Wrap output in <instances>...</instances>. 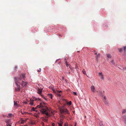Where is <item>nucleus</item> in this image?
<instances>
[{
	"instance_id": "nucleus-1",
	"label": "nucleus",
	"mask_w": 126,
	"mask_h": 126,
	"mask_svg": "<svg viewBox=\"0 0 126 126\" xmlns=\"http://www.w3.org/2000/svg\"><path fill=\"white\" fill-rule=\"evenodd\" d=\"M46 104V103L44 102L41 103L40 105L37 106L35 108V110L37 109L38 108H41L40 111L43 114H45L47 116L49 117L50 115L48 112H47V110H48V108L45 105Z\"/></svg>"
},
{
	"instance_id": "nucleus-2",
	"label": "nucleus",
	"mask_w": 126,
	"mask_h": 126,
	"mask_svg": "<svg viewBox=\"0 0 126 126\" xmlns=\"http://www.w3.org/2000/svg\"><path fill=\"white\" fill-rule=\"evenodd\" d=\"M25 77V74H22L18 77H16L18 80L17 82L20 84L22 87H26L27 86V82L24 81Z\"/></svg>"
},
{
	"instance_id": "nucleus-3",
	"label": "nucleus",
	"mask_w": 126,
	"mask_h": 126,
	"mask_svg": "<svg viewBox=\"0 0 126 126\" xmlns=\"http://www.w3.org/2000/svg\"><path fill=\"white\" fill-rule=\"evenodd\" d=\"M14 81L15 82V83L17 87L15 88V90L16 91H18L20 90V87L19 85H18L17 82L18 80L16 79V78H15Z\"/></svg>"
},
{
	"instance_id": "nucleus-4",
	"label": "nucleus",
	"mask_w": 126,
	"mask_h": 126,
	"mask_svg": "<svg viewBox=\"0 0 126 126\" xmlns=\"http://www.w3.org/2000/svg\"><path fill=\"white\" fill-rule=\"evenodd\" d=\"M42 89H38V90L37 93H38L46 101H47V99L42 94Z\"/></svg>"
},
{
	"instance_id": "nucleus-5",
	"label": "nucleus",
	"mask_w": 126,
	"mask_h": 126,
	"mask_svg": "<svg viewBox=\"0 0 126 126\" xmlns=\"http://www.w3.org/2000/svg\"><path fill=\"white\" fill-rule=\"evenodd\" d=\"M53 91L54 93H56L57 96H60L62 95V91H58L53 90Z\"/></svg>"
},
{
	"instance_id": "nucleus-6",
	"label": "nucleus",
	"mask_w": 126,
	"mask_h": 126,
	"mask_svg": "<svg viewBox=\"0 0 126 126\" xmlns=\"http://www.w3.org/2000/svg\"><path fill=\"white\" fill-rule=\"evenodd\" d=\"M60 112L61 113H64L65 114L66 113L67 114H69V111L67 109H61L60 110Z\"/></svg>"
},
{
	"instance_id": "nucleus-7",
	"label": "nucleus",
	"mask_w": 126,
	"mask_h": 126,
	"mask_svg": "<svg viewBox=\"0 0 126 126\" xmlns=\"http://www.w3.org/2000/svg\"><path fill=\"white\" fill-rule=\"evenodd\" d=\"M121 119L124 123L126 124V115L122 116L121 117Z\"/></svg>"
},
{
	"instance_id": "nucleus-8",
	"label": "nucleus",
	"mask_w": 126,
	"mask_h": 126,
	"mask_svg": "<svg viewBox=\"0 0 126 126\" xmlns=\"http://www.w3.org/2000/svg\"><path fill=\"white\" fill-rule=\"evenodd\" d=\"M90 88L91 91L92 92H94L95 91V88L93 85H92L91 86Z\"/></svg>"
},
{
	"instance_id": "nucleus-9",
	"label": "nucleus",
	"mask_w": 126,
	"mask_h": 126,
	"mask_svg": "<svg viewBox=\"0 0 126 126\" xmlns=\"http://www.w3.org/2000/svg\"><path fill=\"white\" fill-rule=\"evenodd\" d=\"M99 76L100 77V78L102 79H103L104 78L102 72L99 73H98Z\"/></svg>"
},
{
	"instance_id": "nucleus-10",
	"label": "nucleus",
	"mask_w": 126,
	"mask_h": 126,
	"mask_svg": "<svg viewBox=\"0 0 126 126\" xmlns=\"http://www.w3.org/2000/svg\"><path fill=\"white\" fill-rule=\"evenodd\" d=\"M32 100H33V101L39 100L40 101L41 100V99H40L39 98H36L35 97H33Z\"/></svg>"
},
{
	"instance_id": "nucleus-11",
	"label": "nucleus",
	"mask_w": 126,
	"mask_h": 126,
	"mask_svg": "<svg viewBox=\"0 0 126 126\" xmlns=\"http://www.w3.org/2000/svg\"><path fill=\"white\" fill-rule=\"evenodd\" d=\"M5 121L7 124H11L10 120L9 119L7 120H6Z\"/></svg>"
},
{
	"instance_id": "nucleus-12",
	"label": "nucleus",
	"mask_w": 126,
	"mask_h": 126,
	"mask_svg": "<svg viewBox=\"0 0 126 126\" xmlns=\"http://www.w3.org/2000/svg\"><path fill=\"white\" fill-rule=\"evenodd\" d=\"M33 102V100H32V99H30V104L32 106L33 105L34 103Z\"/></svg>"
},
{
	"instance_id": "nucleus-13",
	"label": "nucleus",
	"mask_w": 126,
	"mask_h": 126,
	"mask_svg": "<svg viewBox=\"0 0 126 126\" xmlns=\"http://www.w3.org/2000/svg\"><path fill=\"white\" fill-rule=\"evenodd\" d=\"M14 105L16 107L19 106V105L17 103V102H15V101H14Z\"/></svg>"
},
{
	"instance_id": "nucleus-14",
	"label": "nucleus",
	"mask_w": 126,
	"mask_h": 126,
	"mask_svg": "<svg viewBox=\"0 0 126 126\" xmlns=\"http://www.w3.org/2000/svg\"><path fill=\"white\" fill-rule=\"evenodd\" d=\"M21 113L23 115L27 114L28 113V112H24V111H21Z\"/></svg>"
},
{
	"instance_id": "nucleus-15",
	"label": "nucleus",
	"mask_w": 126,
	"mask_h": 126,
	"mask_svg": "<svg viewBox=\"0 0 126 126\" xmlns=\"http://www.w3.org/2000/svg\"><path fill=\"white\" fill-rule=\"evenodd\" d=\"M48 95L49 97L51 99H52L53 96L51 94H48Z\"/></svg>"
},
{
	"instance_id": "nucleus-16",
	"label": "nucleus",
	"mask_w": 126,
	"mask_h": 126,
	"mask_svg": "<svg viewBox=\"0 0 126 126\" xmlns=\"http://www.w3.org/2000/svg\"><path fill=\"white\" fill-rule=\"evenodd\" d=\"M107 57L108 58H111V56L110 54H107Z\"/></svg>"
},
{
	"instance_id": "nucleus-17",
	"label": "nucleus",
	"mask_w": 126,
	"mask_h": 126,
	"mask_svg": "<svg viewBox=\"0 0 126 126\" xmlns=\"http://www.w3.org/2000/svg\"><path fill=\"white\" fill-rule=\"evenodd\" d=\"M26 121H27L26 120H21V121L20 122V124H23Z\"/></svg>"
},
{
	"instance_id": "nucleus-18",
	"label": "nucleus",
	"mask_w": 126,
	"mask_h": 126,
	"mask_svg": "<svg viewBox=\"0 0 126 126\" xmlns=\"http://www.w3.org/2000/svg\"><path fill=\"white\" fill-rule=\"evenodd\" d=\"M126 112V109H124L122 110V114L125 113Z\"/></svg>"
},
{
	"instance_id": "nucleus-19",
	"label": "nucleus",
	"mask_w": 126,
	"mask_h": 126,
	"mask_svg": "<svg viewBox=\"0 0 126 126\" xmlns=\"http://www.w3.org/2000/svg\"><path fill=\"white\" fill-rule=\"evenodd\" d=\"M31 110L32 111H37V110H36L35 109L34 107H33L32 109H31Z\"/></svg>"
},
{
	"instance_id": "nucleus-20",
	"label": "nucleus",
	"mask_w": 126,
	"mask_h": 126,
	"mask_svg": "<svg viewBox=\"0 0 126 126\" xmlns=\"http://www.w3.org/2000/svg\"><path fill=\"white\" fill-rule=\"evenodd\" d=\"M123 49L124 51V52H125L126 50V46H125L123 47Z\"/></svg>"
},
{
	"instance_id": "nucleus-21",
	"label": "nucleus",
	"mask_w": 126,
	"mask_h": 126,
	"mask_svg": "<svg viewBox=\"0 0 126 126\" xmlns=\"http://www.w3.org/2000/svg\"><path fill=\"white\" fill-rule=\"evenodd\" d=\"M99 126H104L102 122H100L99 123Z\"/></svg>"
},
{
	"instance_id": "nucleus-22",
	"label": "nucleus",
	"mask_w": 126,
	"mask_h": 126,
	"mask_svg": "<svg viewBox=\"0 0 126 126\" xmlns=\"http://www.w3.org/2000/svg\"><path fill=\"white\" fill-rule=\"evenodd\" d=\"M72 104L71 102V101H70L68 102H67V105H68L69 106H70L71 105V104Z\"/></svg>"
},
{
	"instance_id": "nucleus-23",
	"label": "nucleus",
	"mask_w": 126,
	"mask_h": 126,
	"mask_svg": "<svg viewBox=\"0 0 126 126\" xmlns=\"http://www.w3.org/2000/svg\"><path fill=\"white\" fill-rule=\"evenodd\" d=\"M100 56L99 54H98L96 55V59H97L98 58H99Z\"/></svg>"
},
{
	"instance_id": "nucleus-24",
	"label": "nucleus",
	"mask_w": 126,
	"mask_h": 126,
	"mask_svg": "<svg viewBox=\"0 0 126 126\" xmlns=\"http://www.w3.org/2000/svg\"><path fill=\"white\" fill-rule=\"evenodd\" d=\"M63 121L62 119H61L60 121V123L61 124H63Z\"/></svg>"
},
{
	"instance_id": "nucleus-25",
	"label": "nucleus",
	"mask_w": 126,
	"mask_h": 126,
	"mask_svg": "<svg viewBox=\"0 0 126 126\" xmlns=\"http://www.w3.org/2000/svg\"><path fill=\"white\" fill-rule=\"evenodd\" d=\"M12 114L11 113H9L8 114V117H11L12 116Z\"/></svg>"
},
{
	"instance_id": "nucleus-26",
	"label": "nucleus",
	"mask_w": 126,
	"mask_h": 126,
	"mask_svg": "<svg viewBox=\"0 0 126 126\" xmlns=\"http://www.w3.org/2000/svg\"><path fill=\"white\" fill-rule=\"evenodd\" d=\"M82 72H83V73L84 74H86V72L84 70H83L82 71Z\"/></svg>"
},
{
	"instance_id": "nucleus-27",
	"label": "nucleus",
	"mask_w": 126,
	"mask_h": 126,
	"mask_svg": "<svg viewBox=\"0 0 126 126\" xmlns=\"http://www.w3.org/2000/svg\"><path fill=\"white\" fill-rule=\"evenodd\" d=\"M118 50L120 52H122V49L121 48L119 49H118Z\"/></svg>"
},
{
	"instance_id": "nucleus-28",
	"label": "nucleus",
	"mask_w": 126,
	"mask_h": 126,
	"mask_svg": "<svg viewBox=\"0 0 126 126\" xmlns=\"http://www.w3.org/2000/svg\"><path fill=\"white\" fill-rule=\"evenodd\" d=\"M65 63L66 64V65L68 67V64L67 62L65 60Z\"/></svg>"
},
{
	"instance_id": "nucleus-29",
	"label": "nucleus",
	"mask_w": 126,
	"mask_h": 126,
	"mask_svg": "<svg viewBox=\"0 0 126 126\" xmlns=\"http://www.w3.org/2000/svg\"><path fill=\"white\" fill-rule=\"evenodd\" d=\"M111 63H112V64L114 65V62L113 60H112L111 61Z\"/></svg>"
},
{
	"instance_id": "nucleus-30",
	"label": "nucleus",
	"mask_w": 126,
	"mask_h": 126,
	"mask_svg": "<svg viewBox=\"0 0 126 126\" xmlns=\"http://www.w3.org/2000/svg\"><path fill=\"white\" fill-rule=\"evenodd\" d=\"M73 93L75 95H77L76 92H73Z\"/></svg>"
},
{
	"instance_id": "nucleus-31",
	"label": "nucleus",
	"mask_w": 126,
	"mask_h": 126,
	"mask_svg": "<svg viewBox=\"0 0 126 126\" xmlns=\"http://www.w3.org/2000/svg\"><path fill=\"white\" fill-rule=\"evenodd\" d=\"M41 69L40 68L39 69V70H37V71L38 72H40L41 71Z\"/></svg>"
},
{
	"instance_id": "nucleus-32",
	"label": "nucleus",
	"mask_w": 126,
	"mask_h": 126,
	"mask_svg": "<svg viewBox=\"0 0 126 126\" xmlns=\"http://www.w3.org/2000/svg\"><path fill=\"white\" fill-rule=\"evenodd\" d=\"M59 126H62V124H60V123H58Z\"/></svg>"
},
{
	"instance_id": "nucleus-33",
	"label": "nucleus",
	"mask_w": 126,
	"mask_h": 126,
	"mask_svg": "<svg viewBox=\"0 0 126 126\" xmlns=\"http://www.w3.org/2000/svg\"><path fill=\"white\" fill-rule=\"evenodd\" d=\"M68 126V125L66 123L64 124V126Z\"/></svg>"
},
{
	"instance_id": "nucleus-34",
	"label": "nucleus",
	"mask_w": 126,
	"mask_h": 126,
	"mask_svg": "<svg viewBox=\"0 0 126 126\" xmlns=\"http://www.w3.org/2000/svg\"><path fill=\"white\" fill-rule=\"evenodd\" d=\"M7 126H11V124H8L6 125Z\"/></svg>"
},
{
	"instance_id": "nucleus-35",
	"label": "nucleus",
	"mask_w": 126,
	"mask_h": 126,
	"mask_svg": "<svg viewBox=\"0 0 126 126\" xmlns=\"http://www.w3.org/2000/svg\"><path fill=\"white\" fill-rule=\"evenodd\" d=\"M52 126H55V124L54 123H53L52 124Z\"/></svg>"
},
{
	"instance_id": "nucleus-36",
	"label": "nucleus",
	"mask_w": 126,
	"mask_h": 126,
	"mask_svg": "<svg viewBox=\"0 0 126 126\" xmlns=\"http://www.w3.org/2000/svg\"><path fill=\"white\" fill-rule=\"evenodd\" d=\"M71 72H74V70H73L72 69H71Z\"/></svg>"
},
{
	"instance_id": "nucleus-37",
	"label": "nucleus",
	"mask_w": 126,
	"mask_h": 126,
	"mask_svg": "<svg viewBox=\"0 0 126 126\" xmlns=\"http://www.w3.org/2000/svg\"><path fill=\"white\" fill-rule=\"evenodd\" d=\"M106 97L105 96H104V98L105 99V100H106Z\"/></svg>"
},
{
	"instance_id": "nucleus-38",
	"label": "nucleus",
	"mask_w": 126,
	"mask_h": 126,
	"mask_svg": "<svg viewBox=\"0 0 126 126\" xmlns=\"http://www.w3.org/2000/svg\"><path fill=\"white\" fill-rule=\"evenodd\" d=\"M94 54L95 55H96L97 54V52H95L94 53Z\"/></svg>"
},
{
	"instance_id": "nucleus-39",
	"label": "nucleus",
	"mask_w": 126,
	"mask_h": 126,
	"mask_svg": "<svg viewBox=\"0 0 126 126\" xmlns=\"http://www.w3.org/2000/svg\"><path fill=\"white\" fill-rule=\"evenodd\" d=\"M21 126H28L27 125H25Z\"/></svg>"
},
{
	"instance_id": "nucleus-40",
	"label": "nucleus",
	"mask_w": 126,
	"mask_h": 126,
	"mask_svg": "<svg viewBox=\"0 0 126 126\" xmlns=\"http://www.w3.org/2000/svg\"><path fill=\"white\" fill-rule=\"evenodd\" d=\"M124 69H125V70L126 69V67H125L124 68Z\"/></svg>"
},
{
	"instance_id": "nucleus-41",
	"label": "nucleus",
	"mask_w": 126,
	"mask_h": 126,
	"mask_svg": "<svg viewBox=\"0 0 126 126\" xmlns=\"http://www.w3.org/2000/svg\"><path fill=\"white\" fill-rule=\"evenodd\" d=\"M70 74V72H69L68 73V74Z\"/></svg>"
},
{
	"instance_id": "nucleus-42",
	"label": "nucleus",
	"mask_w": 126,
	"mask_h": 126,
	"mask_svg": "<svg viewBox=\"0 0 126 126\" xmlns=\"http://www.w3.org/2000/svg\"><path fill=\"white\" fill-rule=\"evenodd\" d=\"M76 123H75V125L74 126H76Z\"/></svg>"
},
{
	"instance_id": "nucleus-43",
	"label": "nucleus",
	"mask_w": 126,
	"mask_h": 126,
	"mask_svg": "<svg viewBox=\"0 0 126 126\" xmlns=\"http://www.w3.org/2000/svg\"><path fill=\"white\" fill-rule=\"evenodd\" d=\"M93 52H95V50H93Z\"/></svg>"
},
{
	"instance_id": "nucleus-44",
	"label": "nucleus",
	"mask_w": 126,
	"mask_h": 126,
	"mask_svg": "<svg viewBox=\"0 0 126 126\" xmlns=\"http://www.w3.org/2000/svg\"><path fill=\"white\" fill-rule=\"evenodd\" d=\"M78 52H79V51H78Z\"/></svg>"
},
{
	"instance_id": "nucleus-45",
	"label": "nucleus",
	"mask_w": 126,
	"mask_h": 126,
	"mask_svg": "<svg viewBox=\"0 0 126 126\" xmlns=\"http://www.w3.org/2000/svg\"><path fill=\"white\" fill-rule=\"evenodd\" d=\"M15 68H17V67H15Z\"/></svg>"
},
{
	"instance_id": "nucleus-46",
	"label": "nucleus",
	"mask_w": 126,
	"mask_h": 126,
	"mask_svg": "<svg viewBox=\"0 0 126 126\" xmlns=\"http://www.w3.org/2000/svg\"><path fill=\"white\" fill-rule=\"evenodd\" d=\"M25 103H26V104L27 103L26 102Z\"/></svg>"
},
{
	"instance_id": "nucleus-47",
	"label": "nucleus",
	"mask_w": 126,
	"mask_h": 126,
	"mask_svg": "<svg viewBox=\"0 0 126 126\" xmlns=\"http://www.w3.org/2000/svg\"><path fill=\"white\" fill-rule=\"evenodd\" d=\"M69 67L71 69V68H70V66Z\"/></svg>"
},
{
	"instance_id": "nucleus-48",
	"label": "nucleus",
	"mask_w": 126,
	"mask_h": 126,
	"mask_svg": "<svg viewBox=\"0 0 126 126\" xmlns=\"http://www.w3.org/2000/svg\"><path fill=\"white\" fill-rule=\"evenodd\" d=\"M108 60V59H107V60Z\"/></svg>"
}]
</instances>
